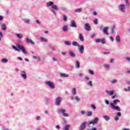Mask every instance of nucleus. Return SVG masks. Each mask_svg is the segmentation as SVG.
Listing matches in <instances>:
<instances>
[{"instance_id": "1", "label": "nucleus", "mask_w": 130, "mask_h": 130, "mask_svg": "<svg viewBox=\"0 0 130 130\" xmlns=\"http://www.w3.org/2000/svg\"><path fill=\"white\" fill-rule=\"evenodd\" d=\"M120 101L119 100H115L113 101V103L110 104L109 107L113 110H117V111H121V109L119 106H115L117 103H120Z\"/></svg>"}, {"instance_id": "2", "label": "nucleus", "mask_w": 130, "mask_h": 130, "mask_svg": "<svg viewBox=\"0 0 130 130\" xmlns=\"http://www.w3.org/2000/svg\"><path fill=\"white\" fill-rule=\"evenodd\" d=\"M46 6L48 7H51L52 9H50V11L54 15H56V13H55V11H54V10H55V11H58V10H59V8H58L57 5H53V2H48L46 4Z\"/></svg>"}, {"instance_id": "3", "label": "nucleus", "mask_w": 130, "mask_h": 130, "mask_svg": "<svg viewBox=\"0 0 130 130\" xmlns=\"http://www.w3.org/2000/svg\"><path fill=\"white\" fill-rule=\"evenodd\" d=\"M124 2L125 5L120 4L118 7L119 11H120V12H121L122 13H125V6H128L130 5L129 0H124Z\"/></svg>"}, {"instance_id": "4", "label": "nucleus", "mask_w": 130, "mask_h": 130, "mask_svg": "<svg viewBox=\"0 0 130 130\" xmlns=\"http://www.w3.org/2000/svg\"><path fill=\"white\" fill-rule=\"evenodd\" d=\"M17 47L19 48V49H20V50H21L23 52V53H24V54H27V51H26V50L25 49V48L24 47V46L21 44H18L17 45Z\"/></svg>"}, {"instance_id": "5", "label": "nucleus", "mask_w": 130, "mask_h": 130, "mask_svg": "<svg viewBox=\"0 0 130 130\" xmlns=\"http://www.w3.org/2000/svg\"><path fill=\"white\" fill-rule=\"evenodd\" d=\"M46 85H48L51 89H54L55 88V85L54 84V83L50 81H48L46 82Z\"/></svg>"}, {"instance_id": "6", "label": "nucleus", "mask_w": 130, "mask_h": 130, "mask_svg": "<svg viewBox=\"0 0 130 130\" xmlns=\"http://www.w3.org/2000/svg\"><path fill=\"white\" fill-rule=\"evenodd\" d=\"M62 99L60 96H58L55 100V104L57 105V106H59L60 105V103H61V101Z\"/></svg>"}, {"instance_id": "7", "label": "nucleus", "mask_w": 130, "mask_h": 130, "mask_svg": "<svg viewBox=\"0 0 130 130\" xmlns=\"http://www.w3.org/2000/svg\"><path fill=\"white\" fill-rule=\"evenodd\" d=\"M99 121V118L96 117L94 119H93L92 121H91L88 123V125H90V124H93L94 125V124H96L97 122Z\"/></svg>"}, {"instance_id": "8", "label": "nucleus", "mask_w": 130, "mask_h": 130, "mask_svg": "<svg viewBox=\"0 0 130 130\" xmlns=\"http://www.w3.org/2000/svg\"><path fill=\"white\" fill-rule=\"evenodd\" d=\"M20 76L24 81L27 80V74H26V72L21 71L20 73Z\"/></svg>"}, {"instance_id": "9", "label": "nucleus", "mask_w": 130, "mask_h": 130, "mask_svg": "<svg viewBox=\"0 0 130 130\" xmlns=\"http://www.w3.org/2000/svg\"><path fill=\"white\" fill-rule=\"evenodd\" d=\"M87 122H84L82 123L79 128V130H84L86 129V126L87 125Z\"/></svg>"}, {"instance_id": "10", "label": "nucleus", "mask_w": 130, "mask_h": 130, "mask_svg": "<svg viewBox=\"0 0 130 130\" xmlns=\"http://www.w3.org/2000/svg\"><path fill=\"white\" fill-rule=\"evenodd\" d=\"M70 27H73V28H77V23L74 20H72L69 24Z\"/></svg>"}, {"instance_id": "11", "label": "nucleus", "mask_w": 130, "mask_h": 130, "mask_svg": "<svg viewBox=\"0 0 130 130\" xmlns=\"http://www.w3.org/2000/svg\"><path fill=\"white\" fill-rule=\"evenodd\" d=\"M84 28L86 31H91V26L89 23L84 24Z\"/></svg>"}, {"instance_id": "12", "label": "nucleus", "mask_w": 130, "mask_h": 130, "mask_svg": "<svg viewBox=\"0 0 130 130\" xmlns=\"http://www.w3.org/2000/svg\"><path fill=\"white\" fill-rule=\"evenodd\" d=\"M108 29H109V27H105L103 29V32L105 34V35H109L108 34Z\"/></svg>"}, {"instance_id": "13", "label": "nucleus", "mask_w": 130, "mask_h": 130, "mask_svg": "<svg viewBox=\"0 0 130 130\" xmlns=\"http://www.w3.org/2000/svg\"><path fill=\"white\" fill-rule=\"evenodd\" d=\"M78 50L80 52V53H84V46L83 45H80L79 47H78Z\"/></svg>"}, {"instance_id": "14", "label": "nucleus", "mask_w": 130, "mask_h": 130, "mask_svg": "<svg viewBox=\"0 0 130 130\" xmlns=\"http://www.w3.org/2000/svg\"><path fill=\"white\" fill-rule=\"evenodd\" d=\"M106 93H107V94L109 95V96H112L114 94V90H111L109 91L108 90H106Z\"/></svg>"}, {"instance_id": "15", "label": "nucleus", "mask_w": 130, "mask_h": 130, "mask_svg": "<svg viewBox=\"0 0 130 130\" xmlns=\"http://www.w3.org/2000/svg\"><path fill=\"white\" fill-rule=\"evenodd\" d=\"M67 112V110L64 109H60L58 110V113H61L62 115Z\"/></svg>"}, {"instance_id": "16", "label": "nucleus", "mask_w": 130, "mask_h": 130, "mask_svg": "<svg viewBox=\"0 0 130 130\" xmlns=\"http://www.w3.org/2000/svg\"><path fill=\"white\" fill-rule=\"evenodd\" d=\"M78 38L79 40H80V41H81L82 42H84V37L83 36V35H82V34L79 33Z\"/></svg>"}, {"instance_id": "17", "label": "nucleus", "mask_w": 130, "mask_h": 130, "mask_svg": "<svg viewBox=\"0 0 130 130\" xmlns=\"http://www.w3.org/2000/svg\"><path fill=\"white\" fill-rule=\"evenodd\" d=\"M26 43H28V44H32L33 45L35 44V43L33 42L32 40L29 39V38H26Z\"/></svg>"}, {"instance_id": "18", "label": "nucleus", "mask_w": 130, "mask_h": 130, "mask_svg": "<svg viewBox=\"0 0 130 130\" xmlns=\"http://www.w3.org/2000/svg\"><path fill=\"white\" fill-rule=\"evenodd\" d=\"M62 31H63V32H67L69 30V27L68 26V25H64L62 27Z\"/></svg>"}, {"instance_id": "19", "label": "nucleus", "mask_w": 130, "mask_h": 130, "mask_svg": "<svg viewBox=\"0 0 130 130\" xmlns=\"http://www.w3.org/2000/svg\"><path fill=\"white\" fill-rule=\"evenodd\" d=\"M70 76L69 74H66L64 73H60V78H69Z\"/></svg>"}, {"instance_id": "20", "label": "nucleus", "mask_w": 130, "mask_h": 130, "mask_svg": "<svg viewBox=\"0 0 130 130\" xmlns=\"http://www.w3.org/2000/svg\"><path fill=\"white\" fill-rule=\"evenodd\" d=\"M69 54L71 57H76V54L72 51L69 52Z\"/></svg>"}, {"instance_id": "21", "label": "nucleus", "mask_w": 130, "mask_h": 130, "mask_svg": "<svg viewBox=\"0 0 130 130\" xmlns=\"http://www.w3.org/2000/svg\"><path fill=\"white\" fill-rule=\"evenodd\" d=\"M103 67L106 70H109L110 69V65L109 64H104Z\"/></svg>"}, {"instance_id": "22", "label": "nucleus", "mask_w": 130, "mask_h": 130, "mask_svg": "<svg viewBox=\"0 0 130 130\" xmlns=\"http://www.w3.org/2000/svg\"><path fill=\"white\" fill-rule=\"evenodd\" d=\"M80 62L79 61L77 60L75 63V68L76 69H80Z\"/></svg>"}, {"instance_id": "23", "label": "nucleus", "mask_w": 130, "mask_h": 130, "mask_svg": "<svg viewBox=\"0 0 130 130\" xmlns=\"http://www.w3.org/2000/svg\"><path fill=\"white\" fill-rule=\"evenodd\" d=\"M72 45H73V46H77V47H80V44L77 42H73Z\"/></svg>"}, {"instance_id": "24", "label": "nucleus", "mask_w": 130, "mask_h": 130, "mask_svg": "<svg viewBox=\"0 0 130 130\" xmlns=\"http://www.w3.org/2000/svg\"><path fill=\"white\" fill-rule=\"evenodd\" d=\"M72 95H77V89L76 88H72Z\"/></svg>"}, {"instance_id": "25", "label": "nucleus", "mask_w": 130, "mask_h": 130, "mask_svg": "<svg viewBox=\"0 0 130 130\" xmlns=\"http://www.w3.org/2000/svg\"><path fill=\"white\" fill-rule=\"evenodd\" d=\"M1 27L2 30H4V31H6V30H7V26H6V24H5V23H2Z\"/></svg>"}, {"instance_id": "26", "label": "nucleus", "mask_w": 130, "mask_h": 130, "mask_svg": "<svg viewBox=\"0 0 130 130\" xmlns=\"http://www.w3.org/2000/svg\"><path fill=\"white\" fill-rule=\"evenodd\" d=\"M82 11H83V8H79V9H76L74 11V12L75 13H81V12H82Z\"/></svg>"}, {"instance_id": "27", "label": "nucleus", "mask_w": 130, "mask_h": 130, "mask_svg": "<svg viewBox=\"0 0 130 130\" xmlns=\"http://www.w3.org/2000/svg\"><path fill=\"white\" fill-rule=\"evenodd\" d=\"M70 127H71V125L70 124L66 125L63 128V130H69Z\"/></svg>"}, {"instance_id": "28", "label": "nucleus", "mask_w": 130, "mask_h": 130, "mask_svg": "<svg viewBox=\"0 0 130 130\" xmlns=\"http://www.w3.org/2000/svg\"><path fill=\"white\" fill-rule=\"evenodd\" d=\"M103 118L106 121H108V120H110V117L108 116H104Z\"/></svg>"}, {"instance_id": "29", "label": "nucleus", "mask_w": 130, "mask_h": 130, "mask_svg": "<svg viewBox=\"0 0 130 130\" xmlns=\"http://www.w3.org/2000/svg\"><path fill=\"white\" fill-rule=\"evenodd\" d=\"M87 85L89 86V87H93V82L90 81L89 82H87Z\"/></svg>"}, {"instance_id": "30", "label": "nucleus", "mask_w": 130, "mask_h": 130, "mask_svg": "<svg viewBox=\"0 0 130 130\" xmlns=\"http://www.w3.org/2000/svg\"><path fill=\"white\" fill-rule=\"evenodd\" d=\"M1 61L2 62H3V63H7V62H8L9 60L7 59L4 58L1 60Z\"/></svg>"}, {"instance_id": "31", "label": "nucleus", "mask_w": 130, "mask_h": 130, "mask_svg": "<svg viewBox=\"0 0 130 130\" xmlns=\"http://www.w3.org/2000/svg\"><path fill=\"white\" fill-rule=\"evenodd\" d=\"M64 43L66 45H72V42H71L70 41H65Z\"/></svg>"}, {"instance_id": "32", "label": "nucleus", "mask_w": 130, "mask_h": 130, "mask_svg": "<svg viewBox=\"0 0 130 130\" xmlns=\"http://www.w3.org/2000/svg\"><path fill=\"white\" fill-rule=\"evenodd\" d=\"M40 39H41V41H42V42H47V40H46V39L43 37H41Z\"/></svg>"}, {"instance_id": "33", "label": "nucleus", "mask_w": 130, "mask_h": 130, "mask_svg": "<svg viewBox=\"0 0 130 130\" xmlns=\"http://www.w3.org/2000/svg\"><path fill=\"white\" fill-rule=\"evenodd\" d=\"M116 41L117 42H120V37L119 36L116 37Z\"/></svg>"}, {"instance_id": "34", "label": "nucleus", "mask_w": 130, "mask_h": 130, "mask_svg": "<svg viewBox=\"0 0 130 130\" xmlns=\"http://www.w3.org/2000/svg\"><path fill=\"white\" fill-rule=\"evenodd\" d=\"M115 28V25H113V27L111 29V34H113L114 33V29Z\"/></svg>"}, {"instance_id": "35", "label": "nucleus", "mask_w": 130, "mask_h": 130, "mask_svg": "<svg viewBox=\"0 0 130 130\" xmlns=\"http://www.w3.org/2000/svg\"><path fill=\"white\" fill-rule=\"evenodd\" d=\"M101 42L102 44H105V43L106 42L105 41V38H103V39H101Z\"/></svg>"}, {"instance_id": "36", "label": "nucleus", "mask_w": 130, "mask_h": 130, "mask_svg": "<svg viewBox=\"0 0 130 130\" xmlns=\"http://www.w3.org/2000/svg\"><path fill=\"white\" fill-rule=\"evenodd\" d=\"M63 21H64V22H67V21H68V18L66 15H63Z\"/></svg>"}, {"instance_id": "37", "label": "nucleus", "mask_w": 130, "mask_h": 130, "mask_svg": "<svg viewBox=\"0 0 130 130\" xmlns=\"http://www.w3.org/2000/svg\"><path fill=\"white\" fill-rule=\"evenodd\" d=\"M24 22H25V23L26 24H28V23H30V19H24Z\"/></svg>"}, {"instance_id": "38", "label": "nucleus", "mask_w": 130, "mask_h": 130, "mask_svg": "<svg viewBox=\"0 0 130 130\" xmlns=\"http://www.w3.org/2000/svg\"><path fill=\"white\" fill-rule=\"evenodd\" d=\"M93 23L94 24H95V25H97L98 24V19L95 18L94 20H93Z\"/></svg>"}, {"instance_id": "39", "label": "nucleus", "mask_w": 130, "mask_h": 130, "mask_svg": "<svg viewBox=\"0 0 130 130\" xmlns=\"http://www.w3.org/2000/svg\"><path fill=\"white\" fill-rule=\"evenodd\" d=\"M92 112L91 111H89L87 113V116H92Z\"/></svg>"}, {"instance_id": "40", "label": "nucleus", "mask_w": 130, "mask_h": 130, "mask_svg": "<svg viewBox=\"0 0 130 130\" xmlns=\"http://www.w3.org/2000/svg\"><path fill=\"white\" fill-rule=\"evenodd\" d=\"M96 43H100L101 42V39H95Z\"/></svg>"}, {"instance_id": "41", "label": "nucleus", "mask_w": 130, "mask_h": 130, "mask_svg": "<svg viewBox=\"0 0 130 130\" xmlns=\"http://www.w3.org/2000/svg\"><path fill=\"white\" fill-rule=\"evenodd\" d=\"M16 36L18 37V38H20V39L22 38V37H23V35H21L20 34H17Z\"/></svg>"}, {"instance_id": "42", "label": "nucleus", "mask_w": 130, "mask_h": 130, "mask_svg": "<svg viewBox=\"0 0 130 130\" xmlns=\"http://www.w3.org/2000/svg\"><path fill=\"white\" fill-rule=\"evenodd\" d=\"M62 115L65 117H69V116H70V115L69 114L66 113H64Z\"/></svg>"}, {"instance_id": "43", "label": "nucleus", "mask_w": 130, "mask_h": 130, "mask_svg": "<svg viewBox=\"0 0 130 130\" xmlns=\"http://www.w3.org/2000/svg\"><path fill=\"white\" fill-rule=\"evenodd\" d=\"M88 73L89 75H94V72L91 70H88Z\"/></svg>"}, {"instance_id": "44", "label": "nucleus", "mask_w": 130, "mask_h": 130, "mask_svg": "<svg viewBox=\"0 0 130 130\" xmlns=\"http://www.w3.org/2000/svg\"><path fill=\"white\" fill-rule=\"evenodd\" d=\"M12 48L15 49V50H16V51H20V50L17 49V47L16 46H12Z\"/></svg>"}, {"instance_id": "45", "label": "nucleus", "mask_w": 130, "mask_h": 130, "mask_svg": "<svg viewBox=\"0 0 130 130\" xmlns=\"http://www.w3.org/2000/svg\"><path fill=\"white\" fill-rule=\"evenodd\" d=\"M91 108L92 109L95 110V109H96V106H95V105H91Z\"/></svg>"}, {"instance_id": "46", "label": "nucleus", "mask_w": 130, "mask_h": 130, "mask_svg": "<svg viewBox=\"0 0 130 130\" xmlns=\"http://www.w3.org/2000/svg\"><path fill=\"white\" fill-rule=\"evenodd\" d=\"M114 120H115L116 121H117L119 120V118L117 116H116L114 117Z\"/></svg>"}, {"instance_id": "47", "label": "nucleus", "mask_w": 130, "mask_h": 130, "mask_svg": "<svg viewBox=\"0 0 130 130\" xmlns=\"http://www.w3.org/2000/svg\"><path fill=\"white\" fill-rule=\"evenodd\" d=\"M117 80L116 79H114L112 81V84H115L116 83H117Z\"/></svg>"}, {"instance_id": "48", "label": "nucleus", "mask_w": 130, "mask_h": 130, "mask_svg": "<svg viewBox=\"0 0 130 130\" xmlns=\"http://www.w3.org/2000/svg\"><path fill=\"white\" fill-rule=\"evenodd\" d=\"M105 103L107 105H108L109 104V101L106 100L105 101Z\"/></svg>"}, {"instance_id": "49", "label": "nucleus", "mask_w": 130, "mask_h": 130, "mask_svg": "<svg viewBox=\"0 0 130 130\" xmlns=\"http://www.w3.org/2000/svg\"><path fill=\"white\" fill-rule=\"evenodd\" d=\"M124 91H126V92H129V87H128L127 88H124Z\"/></svg>"}, {"instance_id": "50", "label": "nucleus", "mask_w": 130, "mask_h": 130, "mask_svg": "<svg viewBox=\"0 0 130 130\" xmlns=\"http://www.w3.org/2000/svg\"><path fill=\"white\" fill-rule=\"evenodd\" d=\"M117 116H119V117H120V116H121V113L119 112L117 113Z\"/></svg>"}, {"instance_id": "51", "label": "nucleus", "mask_w": 130, "mask_h": 130, "mask_svg": "<svg viewBox=\"0 0 130 130\" xmlns=\"http://www.w3.org/2000/svg\"><path fill=\"white\" fill-rule=\"evenodd\" d=\"M56 128H57V129H60V126H59V125H57L56 126Z\"/></svg>"}, {"instance_id": "52", "label": "nucleus", "mask_w": 130, "mask_h": 130, "mask_svg": "<svg viewBox=\"0 0 130 130\" xmlns=\"http://www.w3.org/2000/svg\"><path fill=\"white\" fill-rule=\"evenodd\" d=\"M75 99L76 100V101H79V100H80V98H79L78 96H75Z\"/></svg>"}, {"instance_id": "53", "label": "nucleus", "mask_w": 130, "mask_h": 130, "mask_svg": "<svg viewBox=\"0 0 130 130\" xmlns=\"http://www.w3.org/2000/svg\"><path fill=\"white\" fill-rule=\"evenodd\" d=\"M95 36H96V35H95V34H92V35L91 36V38H94Z\"/></svg>"}, {"instance_id": "54", "label": "nucleus", "mask_w": 130, "mask_h": 130, "mask_svg": "<svg viewBox=\"0 0 130 130\" xmlns=\"http://www.w3.org/2000/svg\"><path fill=\"white\" fill-rule=\"evenodd\" d=\"M110 39L111 40V41L113 42L114 40V39H113V37H110Z\"/></svg>"}, {"instance_id": "55", "label": "nucleus", "mask_w": 130, "mask_h": 130, "mask_svg": "<svg viewBox=\"0 0 130 130\" xmlns=\"http://www.w3.org/2000/svg\"><path fill=\"white\" fill-rule=\"evenodd\" d=\"M37 59H38V61H40L41 60V57L40 56H38Z\"/></svg>"}, {"instance_id": "56", "label": "nucleus", "mask_w": 130, "mask_h": 130, "mask_svg": "<svg viewBox=\"0 0 130 130\" xmlns=\"http://www.w3.org/2000/svg\"><path fill=\"white\" fill-rule=\"evenodd\" d=\"M4 19V17L3 16L0 15V21H3Z\"/></svg>"}, {"instance_id": "57", "label": "nucleus", "mask_w": 130, "mask_h": 130, "mask_svg": "<svg viewBox=\"0 0 130 130\" xmlns=\"http://www.w3.org/2000/svg\"><path fill=\"white\" fill-rule=\"evenodd\" d=\"M87 130H97V128L95 127H93L91 129H87Z\"/></svg>"}, {"instance_id": "58", "label": "nucleus", "mask_w": 130, "mask_h": 130, "mask_svg": "<svg viewBox=\"0 0 130 130\" xmlns=\"http://www.w3.org/2000/svg\"><path fill=\"white\" fill-rule=\"evenodd\" d=\"M40 116H38V117H37L36 118V119L37 120H40Z\"/></svg>"}, {"instance_id": "59", "label": "nucleus", "mask_w": 130, "mask_h": 130, "mask_svg": "<svg viewBox=\"0 0 130 130\" xmlns=\"http://www.w3.org/2000/svg\"><path fill=\"white\" fill-rule=\"evenodd\" d=\"M53 61H57V59H56L54 57H53Z\"/></svg>"}, {"instance_id": "60", "label": "nucleus", "mask_w": 130, "mask_h": 130, "mask_svg": "<svg viewBox=\"0 0 130 130\" xmlns=\"http://www.w3.org/2000/svg\"><path fill=\"white\" fill-rule=\"evenodd\" d=\"M85 80H87V81H89V80H90V78H89V77L85 76Z\"/></svg>"}, {"instance_id": "61", "label": "nucleus", "mask_w": 130, "mask_h": 130, "mask_svg": "<svg viewBox=\"0 0 130 130\" xmlns=\"http://www.w3.org/2000/svg\"><path fill=\"white\" fill-rule=\"evenodd\" d=\"M113 61H114V59L112 58L110 60L111 63H113Z\"/></svg>"}, {"instance_id": "62", "label": "nucleus", "mask_w": 130, "mask_h": 130, "mask_svg": "<svg viewBox=\"0 0 130 130\" xmlns=\"http://www.w3.org/2000/svg\"><path fill=\"white\" fill-rule=\"evenodd\" d=\"M93 14L94 15V16H97V12L94 11V12H93Z\"/></svg>"}, {"instance_id": "63", "label": "nucleus", "mask_w": 130, "mask_h": 130, "mask_svg": "<svg viewBox=\"0 0 130 130\" xmlns=\"http://www.w3.org/2000/svg\"><path fill=\"white\" fill-rule=\"evenodd\" d=\"M81 114H85V111H81Z\"/></svg>"}, {"instance_id": "64", "label": "nucleus", "mask_w": 130, "mask_h": 130, "mask_svg": "<svg viewBox=\"0 0 130 130\" xmlns=\"http://www.w3.org/2000/svg\"><path fill=\"white\" fill-rule=\"evenodd\" d=\"M126 83V84H128V85H130V81H127Z\"/></svg>"}]
</instances>
